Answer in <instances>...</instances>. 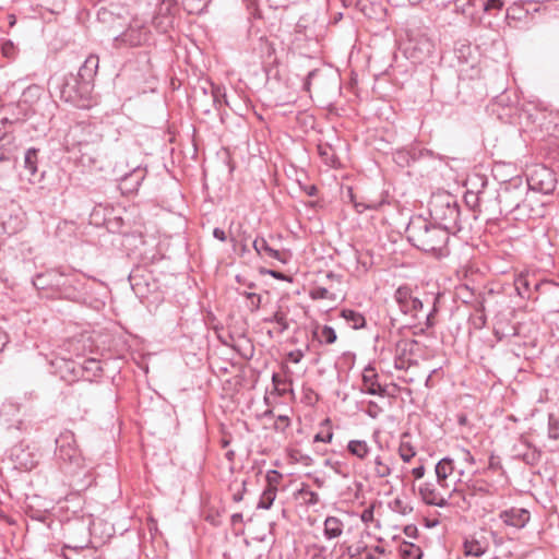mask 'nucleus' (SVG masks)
I'll use <instances>...</instances> for the list:
<instances>
[{
	"label": "nucleus",
	"mask_w": 559,
	"mask_h": 559,
	"mask_svg": "<svg viewBox=\"0 0 559 559\" xmlns=\"http://www.w3.org/2000/svg\"><path fill=\"white\" fill-rule=\"evenodd\" d=\"M404 533L408 536V537H413L415 538L417 536V533H418V530L415 525L411 524V525H406L405 528H404Z\"/></svg>",
	"instance_id": "nucleus-48"
},
{
	"label": "nucleus",
	"mask_w": 559,
	"mask_h": 559,
	"mask_svg": "<svg viewBox=\"0 0 559 559\" xmlns=\"http://www.w3.org/2000/svg\"><path fill=\"white\" fill-rule=\"evenodd\" d=\"M361 521L365 522V523H368L370 521H372L373 519V508H368V509H365L361 513Z\"/></svg>",
	"instance_id": "nucleus-44"
},
{
	"label": "nucleus",
	"mask_w": 559,
	"mask_h": 559,
	"mask_svg": "<svg viewBox=\"0 0 559 559\" xmlns=\"http://www.w3.org/2000/svg\"><path fill=\"white\" fill-rule=\"evenodd\" d=\"M312 336L320 344L331 345L334 344L337 340V335L335 330L330 325H320L316 324L312 330Z\"/></svg>",
	"instance_id": "nucleus-20"
},
{
	"label": "nucleus",
	"mask_w": 559,
	"mask_h": 559,
	"mask_svg": "<svg viewBox=\"0 0 559 559\" xmlns=\"http://www.w3.org/2000/svg\"><path fill=\"white\" fill-rule=\"evenodd\" d=\"M338 466H340V463L336 462L334 465H333V468L335 469L336 473H340L338 471Z\"/></svg>",
	"instance_id": "nucleus-62"
},
{
	"label": "nucleus",
	"mask_w": 559,
	"mask_h": 559,
	"mask_svg": "<svg viewBox=\"0 0 559 559\" xmlns=\"http://www.w3.org/2000/svg\"><path fill=\"white\" fill-rule=\"evenodd\" d=\"M548 436L550 439H554V440L559 439L558 423L556 420H554L552 416H550V418H549Z\"/></svg>",
	"instance_id": "nucleus-38"
},
{
	"label": "nucleus",
	"mask_w": 559,
	"mask_h": 559,
	"mask_svg": "<svg viewBox=\"0 0 559 559\" xmlns=\"http://www.w3.org/2000/svg\"><path fill=\"white\" fill-rule=\"evenodd\" d=\"M270 274L275 277V278H282V274L280 272H276V271H270Z\"/></svg>",
	"instance_id": "nucleus-58"
},
{
	"label": "nucleus",
	"mask_w": 559,
	"mask_h": 559,
	"mask_svg": "<svg viewBox=\"0 0 559 559\" xmlns=\"http://www.w3.org/2000/svg\"><path fill=\"white\" fill-rule=\"evenodd\" d=\"M62 275L55 270L39 273L33 278V285L36 289H47L60 285Z\"/></svg>",
	"instance_id": "nucleus-18"
},
{
	"label": "nucleus",
	"mask_w": 559,
	"mask_h": 559,
	"mask_svg": "<svg viewBox=\"0 0 559 559\" xmlns=\"http://www.w3.org/2000/svg\"><path fill=\"white\" fill-rule=\"evenodd\" d=\"M213 236H214V238H216L219 241H226L227 240L226 233L223 229L218 228V227L214 228Z\"/></svg>",
	"instance_id": "nucleus-50"
},
{
	"label": "nucleus",
	"mask_w": 559,
	"mask_h": 559,
	"mask_svg": "<svg viewBox=\"0 0 559 559\" xmlns=\"http://www.w3.org/2000/svg\"><path fill=\"white\" fill-rule=\"evenodd\" d=\"M347 451L359 460H365L371 449L365 440H350L347 443Z\"/></svg>",
	"instance_id": "nucleus-24"
},
{
	"label": "nucleus",
	"mask_w": 559,
	"mask_h": 559,
	"mask_svg": "<svg viewBox=\"0 0 559 559\" xmlns=\"http://www.w3.org/2000/svg\"><path fill=\"white\" fill-rule=\"evenodd\" d=\"M499 518L508 525L515 528H523L531 519L530 512L524 508L512 507L500 512Z\"/></svg>",
	"instance_id": "nucleus-14"
},
{
	"label": "nucleus",
	"mask_w": 559,
	"mask_h": 559,
	"mask_svg": "<svg viewBox=\"0 0 559 559\" xmlns=\"http://www.w3.org/2000/svg\"><path fill=\"white\" fill-rule=\"evenodd\" d=\"M253 249L260 257H267L278 261H283L282 253L269 246L264 238H255L252 242Z\"/></svg>",
	"instance_id": "nucleus-23"
},
{
	"label": "nucleus",
	"mask_w": 559,
	"mask_h": 559,
	"mask_svg": "<svg viewBox=\"0 0 559 559\" xmlns=\"http://www.w3.org/2000/svg\"><path fill=\"white\" fill-rule=\"evenodd\" d=\"M38 155H39V150H37L35 147H31V148L26 150L25 155H24V168L31 175V177L28 178V180L31 182H34L35 178L37 177Z\"/></svg>",
	"instance_id": "nucleus-22"
},
{
	"label": "nucleus",
	"mask_w": 559,
	"mask_h": 559,
	"mask_svg": "<svg viewBox=\"0 0 559 559\" xmlns=\"http://www.w3.org/2000/svg\"><path fill=\"white\" fill-rule=\"evenodd\" d=\"M298 495L304 499L307 506H316L320 501L319 495L316 491H312L306 484H302Z\"/></svg>",
	"instance_id": "nucleus-32"
},
{
	"label": "nucleus",
	"mask_w": 559,
	"mask_h": 559,
	"mask_svg": "<svg viewBox=\"0 0 559 559\" xmlns=\"http://www.w3.org/2000/svg\"><path fill=\"white\" fill-rule=\"evenodd\" d=\"M98 63L99 60L97 56H88L80 67L78 78L72 75L70 78H64L63 82L57 85L60 90V97L66 102H74L76 84H80L82 90L87 91L97 73Z\"/></svg>",
	"instance_id": "nucleus-5"
},
{
	"label": "nucleus",
	"mask_w": 559,
	"mask_h": 559,
	"mask_svg": "<svg viewBox=\"0 0 559 559\" xmlns=\"http://www.w3.org/2000/svg\"><path fill=\"white\" fill-rule=\"evenodd\" d=\"M502 0H486L484 2V11L491 13L492 11H500L503 8Z\"/></svg>",
	"instance_id": "nucleus-37"
},
{
	"label": "nucleus",
	"mask_w": 559,
	"mask_h": 559,
	"mask_svg": "<svg viewBox=\"0 0 559 559\" xmlns=\"http://www.w3.org/2000/svg\"><path fill=\"white\" fill-rule=\"evenodd\" d=\"M405 233L407 240L418 250L438 258L449 254L450 234L432 221L421 215L413 216Z\"/></svg>",
	"instance_id": "nucleus-1"
},
{
	"label": "nucleus",
	"mask_w": 559,
	"mask_h": 559,
	"mask_svg": "<svg viewBox=\"0 0 559 559\" xmlns=\"http://www.w3.org/2000/svg\"><path fill=\"white\" fill-rule=\"evenodd\" d=\"M437 312V309H436V306L433 305L432 309L424 314V319H425V325L427 329L429 328H432L435 325V313Z\"/></svg>",
	"instance_id": "nucleus-41"
},
{
	"label": "nucleus",
	"mask_w": 559,
	"mask_h": 559,
	"mask_svg": "<svg viewBox=\"0 0 559 559\" xmlns=\"http://www.w3.org/2000/svg\"><path fill=\"white\" fill-rule=\"evenodd\" d=\"M309 296L312 300L328 299V300L335 301L337 298L334 293H332L328 288L321 287V286L312 287L309 292Z\"/></svg>",
	"instance_id": "nucleus-30"
},
{
	"label": "nucleus",
	"mask_w": 559,
	"mask_h": 559,
	"mask_svg": "<svg viewBox=\"0 0 559 559\" xmlns=\"http://www.w3.org/2000/svg\"><path fill=\"white\" fill-rule=\"evenodd\" d=\"M290 425V420L286 415H280L274 421V429L280 432H284Z\"/></svg>",
	"instance_id": "nucleus-36"
},
{
	"label": "nucleus",
	"mask_w": 559,
	"mask_h": 559,
	"mask_svg": "<svg viewBox=\"0 0 559 559\" xmlns=\"http://www.w3.org/2000/svg\"><path fill=\"white\" fill-rule=\"evenodd\" d=\"M418 347L416 340L402 338L395 343L394 367L400 370H407L415 361V350Z\"/></svg>",
	"instance_id": "nucleus-11"
},
{
	"label": "nucleus",
	"mask_w": 559,
	"mask_h": 559,
	"mask_svg": "<svg viewBox=\"0 0 559 559\" xmlns=\"http://www.w3.org/2000/svg\"><path fill=\"white\" fill-rule=\"evenodd\" d=\"M556 177L551 169L545 166L535 167L527 177L528 188L543 194H550L556 189Z\"/></svg>",
	"instance_id": "nucleus-9"
},
{
	"label": "nucleus",
	"mask_w": 559,
	"mask_h": 559,
	"mask_svg": "<svg viewBox=\"0 0 559 559\" xmlns=\"http://www.w3.org/2000/svg\"><path fill=\"white\" fill-rule=\"evenodd\" d=\"M145 176V168L135 167L130 173L121 177L119 182V189L123 194H132L139 190V187L141 186Z\"/></svg>",
	"instance_id": "nucleus-13"
},
{
	"label": "nucleus",
	"mask_w": 559,
	"mask_h": 559,
	"mask_svg": "<svg viewBox=\"0 0 559 559\" xmlns=\"http://www.w3.org/2000/svg\"><path fill=\"white\" fill-rule=\"evenodd\" d=\"M464 554L466 556L480 557L487 550V546L477 539H466L463 544Z\"/></svg>",
	"instance_id": "nucleus-28"
},
{
	"label": "nucleus",
	"mask_w": 559,
	"mask_h": 559,
	"mask_svg": "<svg viewBox=\"0 0 559 559\" xmlns=\"http://www.w3.org/2000/svg\"><path fill=\"white\" fill-rule=\"evenodd\" d=\"M157 531L156 523L150 525V532Z\"/></svg>",
	"instance_id": "nucleus-60"
},
{
	"label": "nucleus",
	"mask_w": 559,
	"mask_h": 559,
	"mask_svg": "<svg viewBox=\"0 0 559 559\" xmlns=\"http://www.w3.org/2000/svg\"><path fill=\"white\" fill-rule=\"evenodd\" d=\"M456 491V488L451 487L447 490L441 489L438 483L433 484L430 481L420 484L418 488L419 496L426 504L440 508L447 507L449 504V498Z\"/></svg>",
	"instance_id": "nucleus-8"
},
{
	"label": "nucleus",
	"mask_w": 559,
	"mask_h": 559,
	"mask_svg": "<svg viewBox=\"0 0 559 559\" xmlns=\"http://www.w3.org/2000/svg\"><path fill=\"white\" fill-rule=\"evenodd\" d=\"M490 469H498L501 468L500 462L492 455L489 459V466Z\"/></svg>",
	"instance_id": "nucleus-52"
},
{
	"label": "nucleus",
	"mask_w": 559,
	"mask_h": 559,
	"mask_svg": "<svg viewBox=\"0 0 559 559\" xmlns=\"http://www.w3.org/2000/svg\"><path fill=\"white\" fill-rule=\"evenodd\" d=\"M313 550L314 551L311 555L310 559H326V555H325L326 548L324 546L314 545Z\"/></svg>",
	"instance_id": "nucleus-42"
},
{
	"label": "nucleus",
	"mask_w": 559,
	"mask_h": 559,
	"mask_svg": "<svg viewBox=\"0 0 559 559\" xmlns=\"http://www.w3.org/2000/svg\"><path fill=\"white\" fill-rule=\"evenodd\" d=\"M282 475L277 471H269L266 474L267 486H275L278 484Z\"/></svg>",
	"instance_id": "nucleus-39"
},
{
	"label": "nucleus",
	"mask_w": 559,
	"mask_h": 559,
	"mask_svg": "<svg viewBox=\"0 0 559 559\" xmlns=\"http://www.w3.org/2000/svg\"><path fill=\"white\" fill-rule=\"evenodd\" d=\"M429 215L431 221L442 227L448 234L461 230L460 205L454 195L442 192L433 194L429 201Z\"/></svg>",
	"instance_id": "nucleus-2"
},
{
	"label": "nucleus",
	"mask_w": 559,
	"mask_h": 559,
	"mask_svg": "<svg viewBox=\"0 0 559 559\" xmlns=\"http://www.w3.org/2000/svg\"><path fill=\"white\" fill-rule=\"evenodd\" d=\"M245 491H246V481L243 480L241 483V489L233 495V500L235 502H240L243 499Z\"/></svg>",
	"instance_id": "nucleus-45"
},
{
	"label": "nucleus",
	"mask_w": 559,
	"mask_h": 559,
	"mask_svg": "<svg viewBox=\"0 0 559 559\" xmlns=\"http://www.w3.org/2000/svg\"><path fill=\"white\" fill-rule=\"evenodd\" d=\"M148 39L147 28L142 25H130L122 34L115 38L116 47H136Z\"/></svg>",
	"instance_id": "nucleus-12"
},
{
	"label": "nucleus",
	"mask_w": 559,
	"mask_h": 559,
	"mask_svg": "<svg viewBox=\"0 0 559 559\" xmlns=\"http://www.w3.org/2000/svg\"><path fill=\"white\" fill-rule=\"evenodd\" d=\"M243 521L242 513H234L230 518L231 525L241 524Z\"/></svg>",
	"instance_id": "nucleus-51"
},
{
	"label": "nucleus",
	"mask_w": 559,
	"mask_h": 559,
	"mask_svg": "<svg viewBox=\"0 0 559 559\" xmlns=\"http://www.w3.org/2000/svg\"><path fill=\"white\" fill-rule=\"evenodd\" d=\"M276 491H277V488L275 486H267L263 490L257 508L269 510L272 507V504L276 498Z\"/></svg>",
	"instance_id": "nucleus-29"
},
{
	"label": "nucleus",
	"mask_w": 559,
	"mask_h": 559,
	"mask_svg": "<svg viewBox=\"0 0 559 559\" xmlns=\"http://www.w3.org/2000/svg\"><path fill=\"white\" fill-rule=\"evenodd\" d=\"M316 75V71H310L307 75V80H306V83H305V86L308 88L309 84H310V80L312 79V76Z\"/></svg>",
	"instance_id": "nucleus-55"
},
{
	"label": "nucleus",
	"mask_w": 559,
	"mask_h": 559,
	"mask_svg": "<svg viewBox=\"0 0 559 559\" xmlns=\"http://www.w3.org/2000/svg\"><path fill=\"white\" fill-rule=\"evenodd\" d=\"M323 526V535L326 539H334L343 534L344 523L336 516H328Z\"/></svg>",
	"instance_id": "nucleus-21"
},
{
	"label": "nucleus",
	"mask_w": 559,
	"mask_h": 559,
	"mask_svg": "<svg viewBox=\"0 0 559 559\" xmlns=\"http://www.w3.org/2000/svg\"><path fill=\"white\" fill-rule=\"evenodd\" d=\"M243 296L249 300V308L251 311H257L262 305V296L255 293L245 292Z\"/></svg>",
	"instance_id": "nucleus-35"
},
{
	"label": "nucleus",
	"mask_w": 559,
	"mask_h": 559,
	"mask_svg": "<svg viewBox=\"0 0 559 559\" xmlns=\"http://www.w3.org/2000/svg\"><path fill=\"white\" fill-rule=\"evenodd\" d=\"M56 460L66 474H75L84 467V457L76 445L74 433L64 430L56 438Z\"/></svg>",
	"instance_id": "nucleus-4"
},
{
	"label": "nucleus",
	"mask_w": 559,
	"mask_h": 559,
	"mask_svg": "<svg viewBox=\"0 0 559 559\" xmlns=\"http://www.w3.org/2000/svg\"><path fill=\"white\" fill-rule=\"evenodd\" d=\"M333 439V432L328 430L326 433L319 432L313 437V442H325L330 443Z\"/></svg>",
	"instance_id": "nucleus-40"
},
{
	"label": "nucleus",
	"mask_w": 559,
	"mask_h": 559,
	"mask_svg": "<svg viewBox=\"0 0 559 559\" xmlns=\"http://www.w3.org/2000/svg\"><path fill=\"white\" fill-rule=\"evenodd\" d=\"M515 289L522 298L532 299L533 292L538 293L539 295L546 293H558L559 294V284L554 281H537L532 283L530 275L527 273L519 274L514 280Z\"/></svg>",
	"instance_id": "nucleus-6"
},
{
	"label": "nucleus",
	"mask_w": 559,
	"mask_h": 559,
	"mask_svg": "<svg viewBox=\"0 0 559 559\" xmlns=\"http://www.w3.org/2000/svg\"><path fill=\"white\" fill-rule=\"evenodd\" d=\"M157 531L156 523L150 525V532Z\"/></svg>",
	"instance_id": "nucleus-59"
},
{
	"label": "nucleus",
	"mask_w": 559,
	"mask_h": 559,
	"mask_svg": "<svg viewBox=\"0 0 559 559\" xmlns=\"http://www.w3.org/2000/svg\"><path fill=\"white\" fill-rule=\"evenodd\" d=\"M266 323H276L280 325V333H284L289 329V322L287 320V313L283 311L282 307L278 306L277 310L267 318L263 319Z\"/></svg>",
	"instance_id": "nucleus-27"
},
{
	"label": "nucleus",
	"mask_w": 559,
	"mask_h": 559,
	"mask_svg": "<svg viewBox=\"0 0 559 559\" xmlns=\"http://www.w3.org/2000/svg\"><path fill=\"white\" fill-rule=\"evenodd\" d=\"M241 250H242L243 252H246V251L248 250L247 243H242V246H241Z\"/></svg>",
	"instance_id": "nucleus-64"
},
{
	"label": "nucleus",
	"mask_w": 559,
	"mask_h": 559,
	"mask_svg": "<svg viewBox=\"0 0 559 559\" xmlns=\"http://www.w3.org/2000/svg\"><path fill=\"white\" fill-rule=\"evenodd\" d=\"M472 197L475 198V203L478 204V202L480 201V197L474 194H472Z\"/></svg>",
	"instance_id": "nucleus-63"
},
{
	"label": "nucleus",
	"mask_w": 559,
	"mask_h": 559,
	"mask_svg": "<svg viewBox=\"0 0 559 559\" xmlns=\"http://www.w3.org/2000/svg\"><path fill=\"white\" fill-rule=\"evenodd\" d=\"M304 358V353L300 349L293 350L288 354V359L298 364Z\"/></svg>",
	"instance_id": "nucleus-43"
},
{
	"label": "nucleus",
	"mask_w": 559,
	"mask_h": 559,
	"mask_svg": "<svg viewBox=\"0 0 559 559\" xmlns=\"http://www.w3.org/2000/svg\"><path fill=\"white\" fill-rule=\"evenodd\" d=\"M69 369L75 377L86 378L91 381L92 377H97L102 372L100 361L96 359H85L82 364L70 362Z\"/></svg>",
	"instance_id": "nucleus-15"
},
{
	"label": "nucleus",
	"mask_w": 559,
	"mask_h": 559,
	"mask_svg": "<svg viewBox=\"0 0 559 559\" xmlns=\"http://www.w3.org/2000/svg\"><path fill=\"white\" fill-rule=\"evenodd\" d=\"M306 193L310 197H314L317 195L318 193V189L316 186L311 185V186H308L306 189H305Z\"/></svg>",
	"instance_id": "nucleus-53"
},
{
	"label": "nucleus",
	"mask_w": 559,
	"mask_h": 559,
	"mask_svg": "<svg viewBox=\"0 0 559 559\" xmlns=\"http://www.w3.org/2000/svg\"><path fill=\"white\" fill-rule=\"evenodd\" d=\"M436 477L438 486L441 489H449L450 483L448 478L453 474L454 472V461L450 457H443L441 459L435 467Z\"/></svg>",
	"instance_id": "nucleus-17"
},
{
	"label": "nucleus",
	"mask_w": 559,
	"mask_h": 559,
	"mask_svg": "<svg viewBox=\"0 0 559 559\" xmlns=\"http://www.w3.org/2000/svg\"><path fill=\"white\" fill-rule=\"evenodd\" d=\"M341 317L345 319V321L355 330L361 329L366 325L365 317L352 309H343L341 311Z\"/></svg>",
	"instance_id": "nucleus-25"
},
{
	"label": "nucleus",
	"mask_w": 559,
	"mask_h": 559,
	"mask_svg": "<svg viewBox=\"0 0 559 559\" xmlns=\"http://www.w3.org/2000/svg\"><path fill=\"white\" fill-rule=\"evenodd\" d=\"M399 454L404 462H409L416 455V451L409 442L402 441L399 447Z\"/></svg>",
	"instance_id": "nucleus-34"
},
{
	"label": "nucleus",
	"mask_w": 559,
	"mask_h": 559,
	"mask_svg": "<svg viewBox=\"0 0 559 559\" xmlns=\"http://www.w3.org/2000/svg\"><path fill=\"white\" fill-rule=\"evenodd\" d=\"M465 487L471 496L490 495L489 484L485 479L468 480L465 483Z\"/></svg>",
	"instance_id": "nucleus-26"
},
{
	"label": "nucleus",
	"mask_w": 559,
	"mask_h": 559,
	"mask_svg": "<svg viewBox=\"0 0 559 559\" xmlns=\"http://www.w3.org/2000/svg\"><path fill=\"white\" fill-rule=\"evenodd\" d=\"M374 464V475L379 478H385L391 475V467L386 462L383 461V459L378 455L374 457L373 461Z\"/></svg>",
	"instance_id": "nucleus-33"
},
{
	"label": "nucleus",
	"mask_w": 559,
	"mask_h": 559,
	"mask_svg": "<svg viewBox=\"0 0 559 559\" xmlns=\"http://www.w3.org/2000/svg\"><path fill=\"white\" fill-rule=\"evenodd\" d=\"M355 207L359 213H361L366 209V206L360 203H356Z\"/></svg>",
	"instance_id": "nucleus-57"
},
{
	"label": "nucleus",
	"mask_w": 559,
	"mask_h": 559,
	"mask_svg": "<svg viewBox=\"0 0 559 559\" xmlns=\"http://www.w3.org/2000/svg\"><path fill=\"white\" fill-rule=\"evenodd\" d=\"M401 556L403 559H420L423 556V551L420 547L405 543L401 546Z\"/></svg>",
	"instance_id": "nucleus-31"
},
{
	"label": "nucleus",
	"mask_w": 559,
	"mask_h": 559,
	"mask_svg": "<svg viewBox=\"0 0 559 559\" xmlns=\"http://www.w3.org/2000/svg\"><path fill=\"white\" fill-rule=\"evenodd\" d=\"M219 95H221V91H219V88H218V87H217V88H214V90H213V102H214V104H216V103H218V102H219V100H218Z\"/></svg>",
	"instance_id": "nucleus-54"
},
{
	"label": "nucleus",
	"mask_w": 559,
	"mask_h": 559,
	"mask_svg": "<svg viewBox=\"0 0 559 559\" xmlns=\"http://www.w3.org/2000/svg\"><path fill=\"white\" fill-rule=\"evenodd\" d=\"M461 452L463 454V461L464 462H466L469 465H474L475 464V457L472 455V453L468 450L462 449Z\"/></svg>",
	"instance_id": "nucleus-46"
},
{
	"label": "nucleus",
	"mask_w": 559,
	"mask_h": 559,
	"mask_svg": "<svg viewBox=\"0 0 559 559\" xmlns=\"http://www.w3.org/2000/svg\"><path fill=\"white\" fill-rule=\"evenodd\" d=\"M102 135L93 133L91 127H75L68 136V150L78 148L83 164H95L100 156Z\"/></svg>",
	"instance_id": "nucleus-3"
},
{
	"label": "nucleus",
	"mask_w": 559,
	"mask_h": 559,
	"mask_svg": "<svg viewBox=\"0 0 559 559\" xmlns=\"http://www.w3.org/2000/svg\"><path fill=\"white\" fill-rule=\"evenodd\" d=\"M0 226L2 231L8 235H14L23 228L22 210L13 201L0 206Z\"/></svg>",
	"instance_id": "nucleus-10"
},
{
	"label": "nucleus",
	"mask_w": 559,
	"mask_h": 559,
	"mask_svg": "<svg viewBox=\"0 0 559 559\" xmlns=\"http://www.w3.org/2000/svg\"><path fill=\"white\" fill-rule=\"evenodd\" d=\"M319 154L325 158V162L329 163V156L331 147L328 145H319L318 146Z\"/></svg>",
	"instance_id": "nucleus-47"
},
{
	"label": "nucleus",
	"mask_w": 559,
	"mask_h": 559,
	"mask_svg": "<svg viewBox=\"0 0 559 559\" xmlns=\"http://www.w3.org/2000/svg\"><path fill=\"white\" fill-rule=\"evenodd\" d=\"M425 471H426V469H425V466H424V465H419V466L414 467V468L412 469V474L414 475V477H415L416 479H420V478H423V477H424V475H425Z\"/></svg>",
	"instance_id": "nucleus-49"
},
{
	"label": "nucleus",
	"mask_w": 559,
	"mask_h": 559,
	"mask_svg": "<svg viewBox=\"0 0 559 559\" xmlns=\"http://www.w3.org/2000/svg\"><path fill=\"white\" fill-rule=\"evenodd\" d=\"M365 559H378L374 555L368 554Z\"/></svg>",
	"instance_id": "nucleus-61"
},
{
	"label": "nucleus",
	"mask_w": 559,
	"mask_h": 559,
	"mask_svg": "<svg viewBox=\"0 0 559 559\" xmlns=\"http://www.w3.org/2000/svg\"><path fill=\"white\" fill-rule=\"evenodd\" d=\"M362 385H364L362 390L370 395H379V396L385 395V392H386L385 388H383L378 382V373L376 372V369L370 366L364 369Z\"/></svg>",
	"instance_id": "nucleus-16"
},
{
	"label": "nucleus",
	"mask_w": 559,
	"mask_h": 559,
	"mask_svg": "<svg viewBox=\"0 0 559 559\" xmlns=\"http://www.w3.org/2000/svg\"><path fill=\"white\" fill-rule=\"evenodd\" d=\"M393 298L403 314L408 316L415 320L420 319L424 301L414 294V290L409 286L402 285L397 287Z\"/></svg>",
	"instance_id": "nucleus-7"
},
{
	"label": "nucleus",
	"mask_w": 559,
	"mask_h": 559,
	"mask_svg": "<svg viewBox=\"0 0 559 559\" xmlns=\"http://www.w3.org/2000/svg\"><path fill=\"white\" fill-rule=\"evenodd\" d=\"M326 277H328V278H331V280H337L338 282L341 281V276H340V275L334 274L333 272H329V273L326 274Z\"/></svg>",
	"instance_id": "nucleus-56"
},
{
	"label": "nucleus",
	"mask_w": 559,
	"mask_h": 559,
	"mask_svg": "<svg viewBox=\"0 0 559 559\" xmlns=\"http://www.w3.org/2000/svg\"><path fill=\"white\" fill-rule=\"evenodd\" d=\"M518 193L516 190L506 188L498 194L497 199L501 205V212L512 213L519 209L521 198L516 195Z\"/></svg>",
	"instance_id": "nucleus-19"
}]
</instances>
